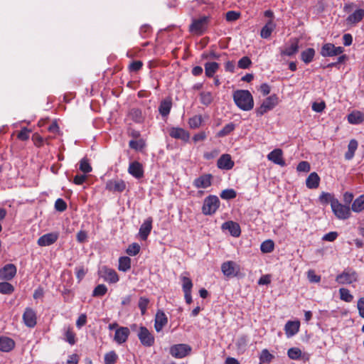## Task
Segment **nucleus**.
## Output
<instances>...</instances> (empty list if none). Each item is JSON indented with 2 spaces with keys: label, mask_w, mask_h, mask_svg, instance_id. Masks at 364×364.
Instances as JSON below:
<instances>
[{
  "label": "nucleus",
  "mask_w": 364,
  "mask_h": 364,
  "mask_svg": "<svg viewBox=\"0 0 364 364\" xmlns=\"http://www.w3.org/2000/svg\"><path fill=\"white\" fill-rule=\"evenodd\" d=\"M276 24L272 19H269L262 27L260 36L262 38H268L270 37L272 31L275 29Z\"/></svg>",
  "instance_id": "obj_28"
},
{
  "label": "nucleus",
  "mask_w": 364,
  "mask_h": 364,
  "mask_svg": "<svg viewBox=\"0 0 364 364\" xmlns=\"http://www.w3.org/2000/svg\"><path fill=\"white\" fill-rule=\"evenodd\" d=\"M310 169H311L310 164L306 161H302L299 162L296 166V171L298 172L307 173L310 171Z\"/></svg>",
  "instance_id": "obj_56"
},
{
  "label": "nucleus",
  "mask_w": 364,
  "mask_h": 364,
  "mask_svg": "<svg viewBox=\"0 0 364 364\" xmlns=\"http://www.w3.org/2000/svg\"><path fill=\"white\" fill-rule=\"evenodd\" d=\"M65 340L70 345H74L76 342L75 341V333L73 331V328L68 327L65 332Z\"/></svg>",
  "instance_id": "obj_47"
},
{
  "label": "nucleus",
  "mask_w": 364,
  "mask_h": 364,
  "mask_svg": "<svg viewBox=\"0 0 364 364\" xmlns=\"http://www.w3.org/2000/svg\"><path fill=\"white\" fill-rule=\"evenodd\" d=\"M168 134L172 138L181 139L185 142L188 141L190 138L189 133L180 127H171L168 131Z\"/></svg>",
  "instance_id": "obj_20"
},
{
  "label": "nucleus",
  "mask_w": 364,
  "mask_h": 364,
  "mask_svg": "<svg viewBox=\"0 0 364 364\" xmlns=\"http://www.w3.org/2000/svg\"><path fill=\"white\" fill-rule=\"evenodd\" d=\"M320 200L322 203H330L331 207H332L333 200H337L338 199L335 198L334 196L329 193H322L320 196Z\"/></svg>",
  "instance_id": "obj_54"
},
{
  "label": "nucleus",
  "mask_w": 364,
  "mask_h": 364,
  "mask_svg": "<svg viewBox=\"0 0 364 364\" xmlns=\"http://www.w3.org/2000/svg\"><path fill=\"white\" fill-rule=\"evenodd\" d=\"M203 119L201 115H194L189 119L188 124L191 129H196L201 125Z\"/></svg>",
  "instance_id": "obj_43"
},
{
  "label": "nucleus",
  "mask_w": 364,
  "mask_h": 364,
  "mask_svg": "<svg viewBox=\"0 0 364 364\" xmlns=\"http://www.w3.org/2000/svg\"><path fill=\"white\" fill-rule=\"evenodd\" d=\"M143 63L141 60L132 61L129 65V70L130 72H137L141 69Z\"/></svg>",
  "instance_id": "obj_62"
},
{
  "label": "nucleus",
  "mask_w": 364,
  "mask_h": 364,
  "mask_svg": "<svg viewBox=\"0 0 364 364\" xmlns=\"http://www.w3.org/2000/svg\"><path fill=\"white\" fill-rule=\"evenodd\" d=\"M220 196L223 199L230 200L235 198L237 196V193L235 190L231 188L223 190Z\"/></svg>",
  "instance_id": "obj_53"
},
{
  "label": "nucleus",
  "mask_w": 364,
  "mask_h": 364,
  "mask_svg": "<svg viewBox=\"0 0 364 364\" xmlns=\"http://www.w3.org/2000/svg\"><path fill=\"white\" fill-rule=\"evenodd\" d=\"M172 107V100L171 98H166L161 102V115L166 117Z\"/></svg>",
  "instance_id": "obj_35"
},
{
  "label": "nucleus",
  "mask_w": 364,
  "mask_h": 364,
  "mask_svg": "<svg viewBox=\"0 0 364 364\" xmlns=\"http://www.w3.org/2000/svg\"><path fill=\"white\" fill-rule=\"evenodd\" d=\"M351 210L355 213H360L364 210V194L355 198L352 203Z\"/></svg>",
  "instance_id": "obj_34"
},
{
  "label": "nucleus",
  "mask_w": 364,
  "mask_h": 364,
  "mask_svg": "<svg viewBox=\"0 0 364 364\" xmlns=\"http://www.w3.org/2000/svg\"><path fill=\"white\" fill-rule=\"evenodd\" d=\"M344 52V48L341 46H335L334 44L326 43L321 48L320 54L323 57H333L339 55Z\"/></svg>",
  "instance_id": "obj_9"
},
{
  "label": "nucleus",
  "mask_w": 364,
  "mask_h": 364,
  "mask_svg": "<svg viewBox=\"0 0 364 364\" xmlns=\"http://www.w3.org/2000/svg\"><path fill=\"white\" fill-rule=\"evenodd\" d=\"M235 128V125L234 123L230 122L228 124H226L221 130H220L217 136L218 137H224L229 134H230Z\"/></svg>",
  "instance_id": "obj_40"
},
{
  "label": "nucleus",
  "mask_w": 364,
  "mask_h": 364,
  "mask_svg": "<svg viewBox=\"0 0 364 364\" xmlns=\"http://www.w3.org/2000/svg\"><path fill=\"white\" fill-rule=\"evenodd\" d=\"M129 333V329L127 327H119L115 331L114 340L118 344H122L127 341Z\"/></svg>",
  "instance_id": "obj_22"
},
{
  "label": "nucleus",
  "mask_w": 364,
  "mask_h": 364,
  "mask_svg": "<svg viewBox=\"0 0 364 364\" xmlns=\"http://www.w3.org/2000/svg\"><path fill=\"white\" fill-rule=\"evenodd\" d=\"M152 220L150 218L146 219L139 228V235L142 240H146L151 232Z\"/></svg>",
  "instance_id": "obj_25"
},
{
  "label": "nucleus",
  "mask_w": 364,
  "mask_h": 364,
  "mask_svg": "<svg viewBox=\"0 0 364 364\" xmlns=\"http://www.w3.org/2000/svg\"><path fill=\"white\" fill-rule=\"evenodd\" d=\"M181 279L182 282V289L183 293L191 291L193 287V282L191 279L186 276H181Z\"/></svg>",
  "instance_id": "obj_42"
},
{
  "label": "nucleus",
  "mask_w": 364,
  "mask_h": 364,
  "mask_svg": "<svg viewBox=\"0 0 364 364\" xmlns=\"http://www.w3.org/2000/svg\"><path fill=\"white\" fill-rule=\"evenodd\" d=\"M277 102L278 97L276 95L267 97L262 105L256 109L257 115L262 116L268 111L272 110L277 105Z\"/></svg>",
  "instance_id": "obj_8"
},
{
  "label": "nucleus",
  "mask_w": 364,
  "mask_h": 364,
  "mask_svg": "<svg viewBox=\"0 0 364 364\" xmlns=\"http://www.w3.org/2000/svg\"><path fill=\"white\" fill-rule=\"evenodd\" d=\"M100 276L104 279V281L109 284L117 283L119 278L117 272L112 268L107 266H103L99 271Z\"/></svg>",
  "instance_id": "obj_10"
},
{
  "label": "nucleus",
  "mask_w": 364,
  "mask_h": 364,
  "mask_svg": "<svg viewBox=\"0 0 364 364\" xmlns=\"http://www.w3.org/2000/svg\"><path fill=\"white\" fill-rule=\"evenodd\" d=\"M128 172L136 178H141L144 176L142 165L138 161H134L129 164Z\"/></svg>",
  "instance_id": "obj_23"
},
{
  "label": "nucleus",
  "mask_w": 364,
  "mask_h": 364,
  "mask_svg": "<svg viewBox=\"0 0 364 364\" xmlns=\"http://www.w3.org/2000/svg\"><path fill=\"white\" fill-rule=\"evenodd\" d=\"M129 117L135 122L140 123L144 120L141 110L139 108H132L129 112Z\"/></svg>",
  "instance_id": "obj_36"
},
{
  "label": "nucleus",
  "mask_w": 364,
  "mask_h": 364,
  "mask_svg": "<svg viewBox=\"0 0 364 364\" xmlns=\"http://www.w3.org/2000/svg\"><path fill=\"white\" fill-rule=\"evenodd\" d=\"M220 206V200L216 196H209L204 199L202 213L205 215L214 214Z\"/></svg>",
  "instance_id": "obj_2"
},
{
  "label": "nucleus",
  "mask_w": 364,
  "mask_h": 364,
  "mask_svg": "<svg viewBox=\"0 0 364 364\" xmlns=\"http://www.w3.org/2000/svg\"><path fill=\"white\" fill-rule=\"evenodd\" d=\"M232 97L235 105L243 111H250L254 107L253 97L249 90H236Z\"/></svg>",
  "instance_id": "obj_1"
},
{
  "label": "nucleus",
  "mask_w": 364,
  "mask_h": 364,
  "mask_svg": "<svg viewBox=\"0 0 364 364\" xmlns=\"http://www.w3.org/2000/svg\"><path fill=\"white\" fill-rule=\"evenodd\" d=\"M235 162L228 154H222L217 161V166L222 170H230L233 168Z\"/></svg>",
  "instance_id": "obj_16"
},
{
  "label": "nucleus",
  "mask_w": 364,
  "mask_h": 364,
  "mask_svg": "<svg viewBox=\"0 0 364 364\" xmlns=\"http://www.w3.org/2000/svg\"><path fill=\"white\" fill-rule=\"evenodd\" d=\"M287 355L292 360H298L301 356V350L299 348H291L288 350Z\"/></svg>",
  "instance_id": "obj_51"
},
{
  "label": "nucleus",
  "mask_w": 364,
  "mask_h": 364,
  "mask_svg": "<svg viewBox=\"0 0 364 364\" xmlns=\"http://www.w3.org/2000/svg\"><path fill=\"white\" fill-rule=\"evenodd\" d=\"M107 288L105 284H98L92 291V296L100 297L106 294Z\"/></svg>",
  "instance_id": "obj_45"
},
{
  "label": "nucleus",
  "mask_w": 364,
  "mask_h": 364,
  "mask_svg": "<svg viewBox=\"0 0 364 364\" xmlns=\"http://www.w3.org/2000/svg\"><path fill=\"white\" fill-rule=\"evenodd\" d=\"M105 188L112 192H122L126 188V183L122 179H112L107 181Z\"/></svg>",
  "instance_id": "obj_15"
},
{
  "label": "nucleus",
  "mask_w": 364,
  "mask_h": 364,
  "mask_svg": "<svg viewBox=\"0 0 364 364\" xmlns=\"http://www.w3.org/2000/svg\"><path fill=\"white\" fill-rule=\"evenodd\" d=\"M213 176L210 173L203 174L194 179L193 185L196 188H207L212 184Z\"/></svg>",
  "instance_id": "obj_14"
},
{
  "label": "nucleus",
  "mask_w": 364,
  "mask_h": 364,
  "mask_svg": "<svg viewBox=\"0 0 364 364\" xmlns=\"http://www.w3.org/2000/svg\"><path fill=\"white\" fill-rule=\"evenodd\" d=\"M340 299L346 302H351L353 299V296L350 293V291L346 288H341L339 289Z\"/></svg>",
  "instance_id": "obj_44"
},
{
  "label": "nucleus",
  "mask_w": 364,
  "mask_h": 364,
  "mask_svg": "<svg viewBox=\"0 0 364 364\" xmlns=\"http://www.w3.org/2000/svg\"><path fill=\"white\" fill-rule=\"evenodd\" d=\"M274 249V243L272 240H267L262 242L260 250L263 253H270Z\"/></svg>",
  "instance_id": "obj_39"
},
{
  "label": "nucleus",
  "mask_w": 364,
  "mask_h": 364,
  "mask_svg": "<svg viewBox=\"0 0 364 364\" xmlns=\"http://www.w3.org/2000/svg\"><path fill=\"white\" fill-rule=\"evenodd\" d=\"M138 338L144 346H151L154 343V338L149 330L144 326H141L138 333Z\"/></svg>",
  "instance_id": "obj_12"
},
{
  "label": "nucleus",
  "mask_w": 364,
  "mask_h": 364,
  "mask_svg": "<svg viewBox=\"0 0 364 364\" xmlns=\"http://www.w3.org/2000/svg\"><path fill=\"white\" fill-rule=\"evenodd\" d=\"M129 146L135 151H141L145 146V142L142 139L130 140Z\"/></svg>",
  "instance_id": "obj_38"
},
{
  "label": "nucleus",
  "mask_w": 364,
  "mask_h": 364,
  "mask_svg": "<svg viewBox=\"0 0 364 364\" xmlns=\"http://www.w3.org/2000/svg\"><path fill=\"white\" fill-rule=\"evenodd\" d=\"M209 23L208 16H201L198 18L193 19L189 26V31L197 35H202L206 31Z\"/></svg>",
  "instance_id": "obj_3"
},
{
  "label": "nucleus",
  "mask_w": 364,
  "mask_h": 364,
  "mask_svg": "<svg viewBox=\"0 0 364 364\" xmlns=\"http://www.w3.org/2000/svg\"><path fill=\"white\" fill-rule=\"evenodd\" d=\"M79 168L82 172L85 173H88L91 172L92 170V166H90L88 161V159L86 158H83L80 160Z\"/></svg>",
  "instance_id": "obj_50"
},
{
  "label": "nucleus",
  "mask_w": 364,
  "mask_h": 364,
  "mask_svg": "<svg viewBox=\"0 0 364 364\" xmlns=\"http://www.w3.org/2000/svg\"><path fill=\"white\" fill-rule=\"evenodd\" d=\"M300 321H288L284 326V331L287 338H291L296 335L299 331Z\"/></svg>",
  "instance_id": "obj_19"
},
{
  "label": "nucleus",
  "mask_w": 364,
  "mask_h": 364,
  "mask_svg": "<svg viewBox=\"0 0 364 364\" xmlns=\"http://www.w3.org/2000/svg\"><path fill=\"white\" fill-rule=\"evenodd\" d=\"M316 54V51L312 48H309L301 53V60L306 64L310 63Z\"/></svg>",
  "instance_id": "obj_31"
},
{
  "label": "nucleus",
  "mask_w": 364,
  "mask_h": 364,
  "mask_svg": "<svg viewBox=\"0 0 364 364\" xmlns=\"http://www.w3.org/2000/svg\"><path fill=\"white\" fill-rule=\"evenodd\" d=\"M307 278L311 283H318L321 281V276L317 275L313 269L307 272Z\"/></svg>",
  "instance_id": "obj_57"
},
{
  "label": "nucleus",
  "mask_w": 364,
  "mask_h": 364,
  "mask_svg": "<svg viewBox=\"0 0 364 364\" xmlns=\"http://www.w3.org/2000/svg\"><path fill=\"white\" fill-rule=\"evenodd\" d=\"M348 122L351 124H358L364 122V114L360 111H353L348 115Z\"/></svg>",
  "instance_id": "obj_30"
},
{
  "label": "nucleus",
  "mask_w": 364,
  "mask_h": 364,
  "mask_svg": "<svg viewBox=\"0 0 364 364\" xmlns=\"http://www.w3.org/2000/svg\"><path fill=\"white\" fill-rule=\"evenodd\" d=\"M331 210L336 217L340 220H346L350 216V207L341 204L338 200H333Z\"/></svg>",
  "instance_id": "obj_5"
},
{
  "label": "nucleus",
  "mask_w": 364,
  "mask_h": 364,
  "mask_svg": "<svg viewBox=\"0 0 364 364\" xmlns=\"http://www.w3.org/2000/svg\"><path fill=\"white\" fill-rule=\"evenodd\" d=\"M58 237L59 233L57 232L46 233L38 239L37 244L41 247L49 246L54 244Z\"/></svg>",
  "instance_id": "obj_13"
},
{
  "label": "nucleus",
  "mask_w": 364,
  "mask_h": 364,
  "mask_svg": "<svg viewBox=\"0 0 364 364\" xmlns=\"http://www.w3.org/2000/svg\"><path fill=\"white\" fill-rule=\"evenodd\" d=\"M274 358V355H272L267 349H264L259 356V361L262 363H269Z\"/></svg>",
  "instance_id": "obj_46"
},
{
  "label": "nucleus",
  "mask_w": 364,
  "mask_h": 364,
  "mask_svg": "<svg viewBox=\"0 0 364 364\" xmlns=\"http://www.w3.org/2000/svg\"><path fill=\"white\" fill-rule=\"evenodd\" d=\"M191 347L185 343L175 344L170 347L169 353L174 358H183L191 352Z\"/></svg>",
  "instance_id": "obj_7"
},
{
  "label": "nucleus",
  "mask_w": 364,
  "mask_h": 364,
  "mask_svg": "<svg viewBox=\"0 0 364 364\" xmlns=\"http://www.w3.org/2000/svg\"><path fill=\"white\" fill-rule=\"evenodd\" d=\"M358 277V274L354 269L347 268L336 276V281L340 284H350L357 282Z\"/></svg>",
  "instance_id": "obj_4"
},
{
  "label": "nucleus",
  "mask_w": 364,
  "mask_h": 364,
  "mask_svg": "<svg viewBox=\"0 0 364 364\" xmlns=\"http://www.w3.org/2000/svg\"><path fill=\"white\" fill-rule=\"evenodd\" d=\"M222 229L228 230L230 235L233 237H239L241 234L240 225L232 220L225 222L222 225Z\"/></svg>",
  "instance_id": "obj_21"
},
{
  "label": "nucleus",
  "mask_w": 364,
  "mask_h": 364,
  "mask_svg": "<svg viewBox=\"0 0 364 364\" xmlns=\"http://www.w3.org/2000/svg\"><path fill=\"white\" fill-rule=\"evenodd\" d=\"M149 302V301L148 299L145 297H140L138 306L141 310V315H144L146 313Z\"/></svg>",
  "instance_id": "obj_61"
},
{
  "label": "nucleus",
  "mask_w": 364,
  "mask_h": 364,
  "mask_svg": "<svg viewBox=\"0 0 364 364\" xmlns=\"http://www.w3.org/2000/svg\"><path fill=\"white\" fill-rule=\"evenodd\" d=\"M358 141L355 139H351L349 141V144L348 145V151L345 154V159L346 160H351L354 155L355 152L358 149Z\"/></svg>",
  "instance_id": "obj_32"
},
{
  "label": "nucleus",
  "mask_w": 364,
  "mask_h": 364,
  "mask_svg": "<svg viewBox=\"0 0 364 364\" xmlns=\"http://www.w3.org/2000/svg\"><path fill=\"white\" fill-rule=\"evenodd\" d=\"M14 291V286L6 282H0V293L4 294H11Z\"/></svg>",
  "instance_id": "obj_41"
},
{
  "label": "nucleus",
  "mask_w": 364,
  "mask_h": 364,
  "mask_svg": "<svg viewBox=\"0 0 364 364\" xmlns=\"http://www.w3.org/2000/svg\"><path fill=\"white\" fill-rule=\"evenodd\" d=\"M118 358L117 353L114 351H109L105 355V364H115Z\"/></svg>",
  "instance_id": "obj_49"
},
{
  "label": "nucleus",
  "mask_w": 364,
  "mask_h": 364,
  "mask_svg": "<svg viewBox=\"0 0 364 364\" xmlns=\"http://www.w3.org/2000/svg\"><path fill=\"white\" fill-rule=\"evenodd\" d=\"M248 343V337L246 335H242L240 336L237 341H236V346L238 349H245L246 346H247Z\"/></svg>",
  "instance_id": "obj_55"
},
{
  "label": "nucleus",
  "mask_w": 364,
  "mask_h": 364,
  "mask_svg": "<svg viewBox=\"0 0 364 364\" xmlns=\"http://www.w3.org/2000/svg\"><path fill=\"white\" fill-rule=\"evenodd\" d=\"M15 347V342L13 339L6 337H0V350L2 352H9Z\"/></svg>",
  "instance_id": "obj_26"
},
{
  "label": "nucleus",
  "mask_w": 364,
  "mask_h": 364,
  "mask_svg": "<svg viewBox=\"0 0 364 364\" xmlns=\"http://www.w3.org/2000/svg\"><path fill=\"white\" fill-rule=\"evenodd\" d=\"M364 17V9H358L346 18V22L350 25H355L360 22Z\"/></svg>",
  "instance_id": "obj_24"
},
{
  "label": "nucleus",
  "mask_w": 364,
  "mask_h": 364,
  "mask_svg": "<svg viewBox=\"0 0 364 364\" xmlns=\"http://www.w3.org/2000/svg\"><path fill=\"white\" fill-rule=\"evenodd\" d=\"M200 102L204 105H209L213 102V96L210 92H202L200 94Z\"/></svg>",
  "instance_id": "obj_48"
},
{
  "label": "nucleus",
  "mask_w": 364,
  "mask_h": 364,
  "mask_svg": "<svg viewBox=\"0 0 364 364\" xmlns=\"http://www.w3.org/2000/svg\"><path fill=\"white\" fill-rule=\"evenodd\" d=\"M30 130L26 127H23L17 134V138L21 141H26L29 138Z\"/></svg>",
  "instance_id": "obj_63"
},
{
  "label": "nucleus",
  "mask_w": 364,
  "mask_h": 364,
  "mask_svg": "<svg viewBox=\"0 0 364 364\" xmlns=\"http://www.w3.org/2000/svg\"><path fill=\"white\" fill-rule=\"evenodd\" d=\"M140 251V246L137 243H132L131 244L127 250V253L130 256H135Z\"/></svg>",
  "instance_id": "obj_58"
},
{
  "label": "nucleus",
  "mask_w": 364,
  "mask_h": 364,
  "mask_svg": "<svg viewBox=\"0 0 364 364\" xmlns=\"http://www.w3.org/2000/svg\"><path fill=\"white\" fill-rule=\"evenodd\" d=\"M67 207V203L62 198H58L55 202V209L59 212L65 211Z\"/></svg>",
  "instance_id": "obj_59"
},
{
  "label": "nucleus",
  "mask_w": 364,
  "mask_h": 364,
  "mask_svg": "<svg viewBox=\"0 0 364 364\" xmlns=\"http://www.w3.org/2000/svg\"><path fill=\"white\" fill-rule=\"evenodd\" d=\"M299 40L294 38L291 41L290 46L287 47L281 52L282 55L292 56L299 51Z\"/></svg>",
  "instance_id": "obj_29"
},
{
  "label": "nucleus",
  "mask_w": 364,
  "mask_h": 364,
  "mask_svg": "<svg viewBox=\"0 0 364 364\" xmlns=\"http://www.w3.org/2000/svg\"><path fill=\"white\" fill-rule=\"evenodd\" d=\"M223 274L228 278L237 277L240 272V267L235 262L227 261L221 264Z\"/></svg>",
  "instance_id": "obj_6"
},
{
  "label": "nucleus",
  "mask_w": 364,
  "mask_h": 364,
  "mask_svg": "<svg viewBox=\"0 0 364 364\" xmlns=\"http://www.w3.org/2000/svg\"><path fill=\"white\" fill-rule=\"evenodd\" d=\"M252 65V60L247 56H244L237 62V66L241 69H247Z\"/></svg>",
  "instance_id": "obj_52"
},
{
  "label": "nucleus",
  "mask_w": 364,
  "mask_h": 364,
  "mask_svg": "<svg viewBox=\"0 0 364 364\" xmlns=\"http://www.w3.org/2000/svg\"><path fill=\"white\" fill-rule=\"evenodd\" d=\"M16 267L13 264H7L0 269V278L4 280H11L16 274Z\"/></svg>",
  "instance_id": "obj_17"
},
{
  "label": "nucleus",
  "mask_w": 364,
  "mask_h": 364,
  "mask_svg": "<svg viewBox=\"0 0 364 364\" xmlns=\"http://www.w3.org/2000/svg\"><path fill=\"white\" fill-rule=\"evenodd\" d=\"M320 177L316 172L311 173L306 179V186L309 189H316L319 186Z\"/></svg>",
  "instance_id": "obj_27"
},
{
  "label": "nucleus",
  "mask_w": 364,
  "mask_h": 364,
  "mask_svg": "<svg viewBox=\"0 0 364 364\" xmlns=\"http://www.w3.org/2000/svg\"><path fill=\"white\" fill-rule=\"evenodd\" d=\"M32 141L36 146L40 148L43 145L44 139L38 133H35L32 136Z\"/></svg>",
  "instance_id": "obj_64"
},
{
  "label": "nucleus",
  "mask_w": 364,
  "mask_h": 364,
  "mask_svg": "<svg viewBox=\"0 0 364 364\" xmlns=\"http://www.w3.org/2000/svg\"><path fill=\"white\" fill-rule=\"evenodd\" d=\"M268 160L281 166H285L286 163L283 159V151L280 149H275L267 155Z\"/></svg>",
  "instance_id": "obj_18"
},
{
  "label": "nucleus",
  "mask_w": 364,
  "mask_h": 364,
  "mask_svg": "<svg viewBox=\"0 0 364 364\" xmlns=\"http://www.w3.org/2000/svg\"><path fill=\"white\" fill-rule=\"evenodd\" d=\"M22 318L24 324L28 328H33L37 323L36 312L30 307L26 308Z\"/></svg>",
  "instance_id": "obj_11"
},
{
  "label": "nucleus",
  "mask_w": 364,
  "mask_h": 364,
  "mask_svg": "<svg viewBox=\"0 0 364 364\" xmlns=\"http://www.w3.org/2000/svg\"><path fill=\"white\" fill-rule=\"evenodd\" d=\"M131 268V259L128 257H121L119 259L118 269L122 272H127Z\"/></svg>",
  "instance_id": "obj_37"
},
{
  "label": "nucleus",
  "mask_w": 364,
  "mask_h": 364,
  "mask_svg": "<svg viewBox=\"0 0 364 364\" xmlns=\"http://www.w3.org/2000/svg\"><path fill=\"white\" fill-rule=\"evenodd\" d=\"M240 17V13L235 11H229L226 13L225 18L228 21H235Z\"/></svg>",
  "instance_id": "obj_60"
},
{
  "label": "nucleus",
  "mask_w": 364,
  "mask_h": 364,
  "mask_svg": "<svg viewBox=\"0 0 364 364\" xmlns=\"http://www.w3.org/2000/svg\"><path fill=\"white\" fill-rule=\"evenodd\" d=\"M204 67L205 75L208 77H212L219 69V64L216 62H209L206 63Z\"/></svg>",
  "instance_id": "obj_33"
}]
</instances>
